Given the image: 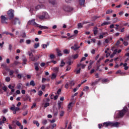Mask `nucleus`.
<instances>
[{"label": "nucleus", "instance_id": "nucleus-1", "mask_svg": "<svg viewBox=\"0 0 129 129\" xmlns=\"http://www.w3.org/2000/svg\"><path fill=\"white\" fill-rule=\"evenodd\" d=\"M36 18L39 19V20H48V19H50V17L49 16L48 13L44 12L41 15H37Z\"/></svg>", "mask_w": 129, "mask_h": 129}, {"label": "nucleus", "instance_id": "nucleus-2", "mask_svg": "<svg viewBox=\"0 0 129 129\" xmlns=\"http://www.w3.org/2000/svg\"><path fill=\"white\" fill-rule=\"evenodd\" d=\"M127 112V108H125L122 110L118 111V112H116V113H115L116 117L118 118L119 117H122V116H123L124 114L126 113Z\"/></svg>", "mask_w": 129, "mask_h": 129}, {"label": "nucleus", "instance_id": "nucleus-3", "mask_svg": "<svg viewBox=\"0 0 129 129\" xmlns=\"http://www.w3.org/2000/svg\"><path fill=\"white\" fill-rule=\"evenodd\" d=\"M8 15V18L9 20H12L14 17V10L11 9L7 13Z\"/></svg>", "mask_w": 129, "mask_h": 129}, {"label": "nucleus", "instance_id": "nucleus-4", "mask_svg": "<svg viewBox=\"0 0 129 129\" xmlns=\"http://www.w3.org/2000/svg\"><path fill=\"white\" fill-rule=\"evenodd\" d=\"M27 24L28 25H32V26H34V27H39V24H37V23L35 22V19L29 20Z\"/></svg>", "mask_w": 129, "mask_h": 129}, {"label": "nucleus", "instance_id": "nucleus-5", "mask_svg": "<svg viewBox=\"0 0 129 129\" xmlns=\"http://www.w3.org/2000/svg\"><path fill=\"white\" fill-rule=\"evenodd\" d=\"M1 23L2 24H8V22H7V20H9L8 18L6 17V16L4 15H2L1 16Z\"/></svg>", "mask_w": 129, "mask_h": 129}, {"label": "nucleus", "instance_id": "nucleus-6", "mask_svg": "<svg viewBox=\"0 0 129 129\" xmlns=\"http://www.w3.org/2000/svg\"><path fill=\"white\" fill-rule=\"evenodd\" d=\"M12 23L14 25H17L18 23L19 25H21V22L20 21V20L19 19V18H15L12 21Z\"/></svg>", "mask_w": 129, "mask_h": 129}, {"label": "nucleus", "instance_id": "nucleus-7", "mask_svg": "<svg viewBox=\"0 0 129 129\" xmlns=\"http://www.w3.org/2000/svg\"><path fill=\"white\" fill-rule=\"evenodd\" d=\"M63 9L65 12H72L73 10V8L67 6H64Z\"/></svg>", "mask_w": 129, "mask_h": 129}, {"label": "nucleus", "instance_id": "nucleus-8", "mask_svg": "<svg viewBox=\"0 0 129 129\" xmlns=\"http://www.w3.org/2000/svg\"><path fill=\"white\" fill-rule=\"evenodd\" d=\"M74 102H72L70 103L68 105V111H71L72 110V107H73V105H74Z\"/></svg>", "mask_w": 129, "mask_h": 129}, {"label": "nucleus", "instance_id": "nucleus-9", "mask_svg": "<svg viewBox=\"0 0 129 129\" xmlns=\"http://www.w3.org/2000/svg\"><path fill=\"white\" fill-rule=\"evenodd\" d=\"M79 48H80V46H78V43L75 44L73 46H72L71 47V48L74 50V51H77V50H78Z\"/></svg>", "mask_w": 129, "mask_h": 129}, {"label": "nucleus", "instance_id": "nucleus-10", "mask_svg": "<svg viewBox=\"0 0 129 129\" xmlns=\"http://www.w3.org/2000/svg\"><path fill=\"white\" fill-rule=\"evenodd\" d=\"M119 125V123L118 122H111V126H113V127H118Z\"/></svg>", "mask_w": 129, "mask_h": 129}, {"label": "nucleus", "instance_id": "nucleus-11", "mask_svg": "<svg viewBox=\"0 0 129 129\" xmlns=\"http://www.w3.org/2000/svg\"><path fill=\"white\" fill-rule=\"evenodd\" d=\"M103 126L105 127H107V126H111V122H105L103 123Z\"/></svg>", "mask_w": 129, "mask_h": 129}, {"label": "nucleus", "instance_id": "nucleus-12", "mask_svg": "<svg viewBox=\"0 0 129 129\" xmlns=\"http://www.w3.org/2000/svg\"><path fill=\"white\" fill-rule=\"evenodd\" d=\"M38 27L40 29H42L43 30H48V29H49V27L47 26H43L42 25H38Z\"/></svg>", "mask_w": 129, "mask_h": 129}, {"label": "nucleus", "instance_id": "nucleus-13", "mask_svg": "<svg viewBox=\"0 0 129 129\" xmlns=\"http://www.w3.org/2000/svg\"><path fill=\"white\" fill-rule=\"evenodd\" d=\"M93 32L94 35H95V36H96L97 35V33H98V30H97V27H95L94 28Z\"/></svg>", "mask_w": 129, "mask_h": 129}, {"label": "nucleus", "instance_id": "nucleus-14", "mask_svg": "<svg viewBox=\"0 0 129 129\" xmlns=\"http://www.w3.org/2000/svg\"><path fill=\"white\" fill-rule=\"evenodd\" d=\"M42 123L43 125H46L47 123H48V120L46 119H43L42 120Z\"/></svg>", "mask_w": 129, "mask_h": 129}, {"label": "nucleus", "instance_id": "nucleus-15", "mask_svg": "<svg viewBox=\"0 0 129 129\" xmlns=\"http://www.w3.org/2000/svg\"><path fill=\"white\" fill-rule=\"evenodd\" d=\"M22 87H23V84H22L21 83H19L17 85V89H22Z\"/></svg>", "mask_w": 129, "mask_h": 129}, {"label": "nucleus", "instance_id": "nucleus-16", "mask_svg": "<svg viewBox=\"0 0 129 129\" xmlns=\"http://www.w3.org/2000/svg\"><path fill=\"white\" fill-rule=\"evenodd\" d=\"M100 80V79H98V80H96L94 82H92L91 84L92 86H93L94 85L97 84V83H98V82H99Z\"/></svg>", "mask_w": 129, "mask_h": 129}, {"label": "nucleus", "instance_id": "nucleus-17", "mask_svg": "<svg viewBox=\"0 0 129 129\" xmlns=\"http://www.w3.org/2000/svg\"><path fill=\"white\" fill-rule=\"evenodd\" d=\"M75 84V83H74V81H71L69 82V85L70 86H71V87L72 88V86H74Z\"/></svg>", "mask_w": 129, "mask_h": 129}, {"label": "nucleus", "instance_id": "nucleus-18", "mask_svg": "<svg viewBox=\"0 0 129 129\" xmlns=\"http://www.w3.org/2000/svg\"><path fill=\"white\" fill-rule=\"evenodd\" d=\"M52 70L54 72L58 73V71H59V68L55 67L52 69Z\"/></svg>", "mask_w": 129, "mask_h": 129}, {"label": "nucleus", "instance_id": "nucleus-19", "mask_svg": "<svg viewBox=\"0 0 129 129\" xmlns=\"http://www.w3.org/2000/svg\"><path fill=\"white\" fill-rule=\"evenodd\" d=\"M56 52L57 53V56H58V57L62 56V53H61V50L57 49Z\"/></svg>", "mask_w": 129, "mask_h": 129}, {"label": "nucleus", "instance_id": "nucleus-20", "mask_svg": "<svg viewBox=\"0 0 129 129\" xmlns=\"http://www.w3.org/2000/svg\"><path fill=\"white\" fill-rule=\"evenodd\" d=\"M29 59L30 61H36V58H35V56H34V55L32 56H30Z\"/></svg>", "mask_w": 129, "mask_h": 129}, {"label": "nucleus", "instance_id": "nucleus-21", "mask_svg": "<svg viewBox=\"0 0 129 129\" xmlns=\"http://www.w3.org/2000/svg\"><path fill=\"white\" fill-rule=\"evenodd\" d=\"M49 4H51V5H55L56 4V1L55 0H49Z\"/></svg>", "mask_w": 129, "mask_h": 129}, {"label": "nucleus", "instance_id": "nucleus-22", "mask_svg": "<svg viewBox=\"0 0 129 129\" xmlns=\"http://www.w3.org/2000/svg\"><path fill=\"white\" fill-rule=\"evenodd\" d=\"M107 25H110V22H104L101 24V26L103 27V26H106Z\"/></svg>", "mask_w": 129, "mask_h": 129}, {"label": "nucleus", "instance_id": "nucleus-23", "mask_svg": "<svg viewBox=\"0 0 129 129\" xmlns=\"http://www.w3.org/2000/svg\"><path fill=\"white\" fill-rule=\"evenodd\" d=\"M79 3L81 6H84V3H85V0H79Z\"/></svg>", "mask_w": 129, "mask_h": 129}, {"label": "nucleus", "instance_id": "nucleus-24", "mask_svg": "<svg viewBox=\"0 0 129 129\" xmlns=\"http://www.w3.org/2000/svg\"><path fill=\"white\" fill-rule=\"evenodd\" d=\"M76 37V35L75 34L71 35L70 37L68 38L69 40H71V39H74Z\"/></svg>", "mask_w": 129, "mask_h": 129}, {"label": "nucleus", "instance_id": "nucleus-25", "mask_svg": "<svg viewBox=\"0 0 129 129\" xmlns=\"http://www.w3.org/2000/svg\"><path fill=\"white\" fill-rule=\"evenodd\" d=\"M30 85L31 86H35L36 85V84L35 83V82H34L33 80L31 81L30 83Z\"/></svg>", "mask_w": 129, "mask_h": 129}, {"label": "nucleus", "instance_id": "nucleus-26", "mask_svg": "<svg viewBox=\"0 0 129 129\" xmlns=\"http://www.w3.org/2000/svg\"><path fill=\"white\" fill-rule=\"evenodd\" d=\"M29 12L31 13H35V11H34V7L32 6L30 7Z\"/></svg>", "mask_w": 129, "mask_h": 129}, {"label": "nucleus", "instance_id": "nucleus-27", "mask_svg": "<svg viewBox=\"0 0 129 129\" xmlns=\"http://www.w3.org/2000/svg\"><path fill=\"white\" fill-rule=\"evenodd\" d=\"M40 46V44L39 43H35L34 44V48L37 49Z\"/></svg>", "mask_w": 129, "mask_h": 129}, {"label": "nucleus", "instance_id": "nucleus-28", "mask_svg": "<svg viewBox=\"0 0 129 129\" xmlns=\"http://www.w3.org/2000/svg\"><path fill=\"white\" fill-rule=\"evenodd\" d=\"M64 65H65V62H64V61H63V60H61L60 64L59 66L60 67H63Z\"/></svg>", "mask_w": 129, "mask_h": 129}, {"label": "nucleus", "instance_id": "nucleus-29", "mask_svg": "<svg viewBox=\"0 0 129 129\" xmlns=\"http://www.w3.org/2000/svg\"><path fill=\"white\" fill-rule=\"evenodd\" d=\"M63 53L64 54H69V53H70V50H69L68 49H64L63 50Z\"/></svg>", "mask_w": 129, "mask_h": 129}, {"label": "nucleus", "instance_id": "nucleus-30", "mask_svg": "<svg viewBox=\"0 0 129 129\" xmlns=\"http://www.w3.org/2000/svg\"><path fill=\"white\" fill-rule=\"evenodd\" d=\"M64 113H65V112L64 111H60L59 113L60 116H63L64 115Z\"/></svg>", "mask_w": 129, "mask_h": 129}, {"label": "nucleus", "instance_id": "nucleus-31", "mask_svg": "<svg viewBox=\"0 0 129 129\" xmlns=\"http://www.w3.org/2000/svg\"><path fill=\"white\" fill-rule=\"evenodd\" d=\"M57 75H56V74H52L51 75V79H55V78H56Z\"/></svg>", "mask_w": 129, "mask_h": 129}, {"label": "nucleus", "instance_id": "nucleus-32", "mask_svg": "<svg viewBox=\"0 0 129 129\" xmlns=\"http://www.w3.org/2000/svg\"><path fill=\"white\" fill-rule=\"evenodd\" d=\"M62 104V102L60 101H58L57 103V105L58 106L59 109L61 108V105Z\"/></svg>", "mask_w": 129, "mask_h": 129}, {"label": "nucleus", "instance_id": "nucleus-33", "mask_svg": "<svg viewBox=\"0 0 129 129\" xmlns=\"http://www.w3.org/2000/svg\"><path fill=\"white\" fill-rule=\"evenodd\" d=\"M42 9V6L41 5H38L35 7V10H40Z\"/></svg>", "mask_w": 129, "mask_h": 129}, {"label": "nucleus", "instance_id": "nucleus-34", "mask_svg": "<svg viewBox=\"0 0 129 129\" xmlns=\"http://www.w3.org/2000/svg\"><path fill=\"white\" fill-rule=\"evenodd\" d=\"M112 10H109L106 11V15H108L109 14H111L112 13Z\"/></svg>", "mask_w": 129, "mask_h": 129}, {"label": "nucleus", "instance_id": "nucleus-35", "mask_svg": "<svg viewBox=\"0 0 129 129\" xmlns=\"http://www.w3.org/2000/svg\"><path fill=\"white\" fill-rule=\"evenodd\" d=\"M16 125L18 126H21V125H22V124H21V122H20L19 121H16Z\"/></svg>", "mask_w": 129, "mask_h": 129}, {"label": "nucleus", "instance_id": "nucleus-36", "mask_svg": "<svg viewBox=\"0 0 129 129\" xmlns=\"http://www.w3.org/2000/svg\"><path fill=\"white\" fill-rule=\"evenodd\" d=\"M74 59H77L78 58V54H76L72 56Z\"/></svg>", "mask_w": 129, "mask_h": 129}, {"label": "nucleus", "instance_id": "nucleus-37", "mask_svg": "<svg viewBox=\"0 0 129 129\" xmlns=\"http://www.w3.org/2000/svg\"><path fill=\"white\" fill-rule=\"evenodd\" d=\"M35 57V61L37 60H39V59H40V55H36Z\"/></svg>", "mask_w": 129, "mask_h": 129}, {"label": "nucleus", "instance_id": "nucleus-38", "mask_svg": "<svg viewBox=\"0 0 129 129\" xmlns=\"http://www.w3.org/2000/svg\"><path fill=\"white\" fill-rule=\"evenodd\" d=\"M41 46H42L43 49H46V48H47V45L46 44H42Z\"/></svg>", "mask_w": 129, "mask_h": 129}, {"label": "nucleus", "instance_id": "nucleus-39", "mask_svg": "<svg viewBox=\"0 0 129 129\" xmlns=\"http://www.w3.org/2000/svg\"><path fill=\"white\" fill-rule=\"evenodd\" d=\"M38 94L39 95V96H42L43 95V92L42 91H38Z\"/></svg>", "mask_w": 129, "mask_h": 129}, {"label": "nucleus", "instance_id": "nucleus-40", "mask_svg": "<svg viewBox=\"0 0 129 129\" xmlns=\"http://www.w3.org/2000/svg\"><path fill=\"white\" fill-rule=\"evenodd\" d=\"M49 105H50V103H45V104H44V107H45V108H46V107H48V106H49Z\"/></svg>", "mask_w": 129, "mask_h": 129}, {"label": "nucleus", "instance_id": "nucleus-41", "mask_svg": "<svg viewBox=\"0 0 129 129\" xmlns=\"http://www.w3.org/2000/svg\"><path fill=\"white\" fill-rule=\"evenodd\" d=\"M50 128V126H47V127H46V128H45V126H42L40 129H49Z\"/></svg>", "mask_w": 129, "mask_h": 129}, {"label": "nucleus", "instance_id": "nucleus-42", "mask_svg": "<svg viewBox=\"0 0 129 129\" xmlns=\"http://www.w3.org/2000/svg\"><path fill=\"white\" fill-rule=\"evenodd\" d=\"M71 69V67L69 66H67L66 71H69Z\"/></svg>", "mask_w": 129, "mask_h": 129}, {"label": "nucleus", "instance_id": "nucleus-43", "mask_svg": "<svg viewBox=\"0 0 129 129\" xmlns=\"http://www.w3.org/2000/svg\"><path fill=\"white\" fill-rule=\"evenodd\" d=\"M6 81H7V82H10V81H11V78L10 77H7L6 78Z\"/></svg>", "mask_w": 129, "mask_h": 129}, {"label": "nucleus", "instance_id": "nucleus-44", "mask_svg": "<svg viewBox=\"0 0 129 129\" xmlns=\"http://www.w3.org/2000/svg\"><path fill=\"white\" fill-rule=\"evenodd\" d=\"M57 125L56 124V123H53L52 125V127H51V129H56L55 126H56Z\"/></svg>", "mask_w": 129, "mask_h": 129}, {"label": "nucleus", "instance_id": "nucleus-45", "mask_svg": "<svg viewBox=\"0 0 129 129\" xmlns=\"http://www.w3.org/2000/svg\"><path fill=\"white\" fill-rule=\"evenodd\" d=\"M8 111H9V110H8V109H4V110H3V113H7Z\"/></svg>", "mask_w": 129, "mask_h": 129}, {"label": "nucleus", "instance_id": "nucleus-46", "mask_svg": "<svg viewBox=\"0 0 129 129\" xmlns=\"http://www.w3.org/2000/svg\"><path fill=\"white\" fill-rule=\"evenodd\" d=\"M9 72H10V75H11V76L14 75V72L13 70H11L9 71Z\"/></svg>", "mask_w": 129, "mask_h": 129}, {"label": "nucleus", "instance_id": "nucleus-47", "mask_svg": "<svg viewBox=\"0 0 129 129\" xmlns=\"http://www.w3.org/2000/svg\"><path fill=\"white\" fill-rule=\"evenodd\" d=\"M64 87L67 89H68V88H69V84H68V83L66 84L65 85H64Z\"/></svg>", "mask_w": 129, "mask_h": 129}, {"label": "nucleus", "instance_id": "nucleus-48", "mask_svg": "<svg viewBox=\"0 0 129 129\" xmlns=\"http://www.w3.org/2000/svg\"><path fill=\"white\" fill-rule=\"evenodd\" d=\"M89 89V87L88 86H86L85 89H84V91H87Z\"/></svg>", "mask_w": 129, "mask_h": 129}, {"label": "nucleus", "instance_id": "nucleus-49", "mask_svg": "<svg viewBox=\"0 0 129 129\" xmlns=\"http://www.w3.org/2000/svg\"><path fill=\"white\" fill-rule=\"evenodd\" d=\"M78 28H82L83 27V25H82V24L81 23H79L78 24Z\"/></svg>", "mask_w": 129, "mask_h": 129}, {"label": "nucleus", "instance_id": "nucleus-50", "mask_svg": "<svg viewBox=\"0 0 129 129\" xmlns=\"http://www.w3.org/2000/svg\"><path fill=\"white\" fill-rule=\"evenodd\" d=\"M27 114H28V111H25L23 113V115H24V116L27 115Z\"/></svg>", "mask_w": 129, "mask_h": 129}, {"label": "nucleus", "instance_id": "nucleus-51", "mask_svg": "<svg viewBox=\"0 0 129 129\" xmlns=\"http://www.w3.org/2000/svg\"><path fill=\"white\" fill-rule=\"evenodd\" d=\"M28 55L29 56V57H32V56H33L34 55L33 54V53L28 51Z\"/></svg>", "mask_w": 129, "mask_h": 129}, {"label": "nucleus", "instance_id": "nucleus-52", "mask_svg": "<svg viewBox=\"0 0 129 129\" xmlns=\"http://www.w3.org/2000/svg\"><path fill=\"white\" fill-rule=\"evenodd\" d=\"M14 110H15V111H19V110H20V108L16 107L15 108Z\"/></svg>", "mask_w": 129, "mask_h": 129}, {"label": "nucleus", "instance_id": "nucleus-53", "mask_svg": "<svg viewBox=\"0 0 129 129\" xmlns=\"http://www.w3.org/2000/svg\"><path fill=\"white\" fill-rule=\"evenodd\" d=\"M86 60V58L85 57H83L80 60V62H82V61H85Z\"/></svg>", "mask_w": 129, "mask_h": 129}, {"label": "nucleus", "instance_id": "nucleus-54", "mask_svg": "<svg viewBox=\"0 0 129 129\" xmlns=\"http://www.w3.org/2000/svg\"><path fill=\"white\" fill-rule=\"evenodd\" d=\"M12 48H13V46H12V44H10L9 46V50H10V51H12Z\"/></svg>", "mask_w": 129, "mask_h": 129}, {"label": "nucleus", "instance_id": "nucleus-55", "mask_svg": "<svg viewBox=\"0 0 129 129\" xmlns=\"http://www.w3.org/2000/svg\"><path fill=\"white\" fill-rule=\"evenodd\" d=\"M8 126H9V129H13V125H12V124H9V125H8Z\"/></svg>", "mask_w": 129, "mask_h": 129}, {"label": "nucleus", "instance_id": "nucleus-56", "mask_svg": "<svg viewBox=\"0 0 129 129\" xmlns=\"http://www.w3.org/2000/svg\"><path fill=\"white\" fill-rule=\"evenodd\" d=\"M4 44H5V42L4 41L2 42V43H0L1 48H3Z\"/></svg>", "mask_w": 129, "mask_h": 129}, {"label": "nucleus", "instance_id": "nucleus-57", "mask_svg": "<svg viewBox=\"0 0 129 129\" xmlns=\"http://www.w3.org/2000/svg\"><path fill=\"white\" fill-rule=\"evenodd\" d=\"M123 44H124V46H127L128 45V42H127L126 41H124Z\"/></svg>", "mask_w": 129, "mask_h": 129}, {"label": "nucleus", "instance_id": "nucleus-58", "mask_svg": "<svg viewBox=\"0 0 129 129\" xmlns=\"http://www.w3.org/2000/svg\"><path fill=\"white\" fill-rule=\"evenodd\" d=\"M36 105V103H34L32 105V106H31V108H34V107H35Z\"/></svg>", "mask_w": 129, "mask_h": 129}, {"label": "nucleus", "instance_id": "nucleus-59", "mask_svg": "<svg viewBox=\"0 0 129 129\" xmlns=\"http://www.w3.org/2000/svg\"><path fill=\"white\" fill-rule=\"evenodd\" d=\"M26 43L27 44H31V40H30V39L27 40Z\"/></svg>", "mask_w": 129, "mask_h": 129}, {"label": "nucleus", "instance_id": "nucleus-60", "mask_svg": "<svg viewBox=\"0 0 129 129\" xmlns=\"http://www.w3.org/2000/svg\"><path fill=\"white\" fill-rule=\"evenodd\" d=\"M99 67H100V66H98V67H97V70H98L99 71H100V72H101V71H102V70L99 69Z\"/></svg>", "mask_w": 129, "mask_h": 129}, {"label": "nucleus", "instance_id": "nucleus-61", "mask_svg": "<svg viewBox=\"0 0 129 129\" xmlns=\"http://www.w3.org/2000/svg\"><path fill=\"white\" fill-rule=\"evenodd\" d=\"M58 95H55V96H54V100H56V99H58Z\"/></svg>", "mask_w": 129, "mask_h": 129}, {"label": "nucleus", "instance_id": "nucleus-62", "mask_svg": "<svg viewBox=\"0 0 129 129\" xmlns=\"http://www.w3.org/2000/svg\"><path fill=\"white\" fill-rule=\"evenodd\" d=\"M108 81V80L107 79H105L102 80V82H103V83L104 82H107Z\"/></svg>", "mask_w": 129, "mask_h": 129}, {"label": "nucleus", "instance_id": "nucleus-63", "mask_svg": "<svg viewBox=\"0 0 129 129\" xmlns=\"http://www.w3.org/2000/svg\"><path fill=\"white\" fill-rule=\"evenodd\" d=\"M57 94H60L61 93V89H59L58 91H57Z\"/></svg>", "mask_w": 129, "mask_h": 129}, {"label": "nucleus", "instance_id": "nucleus-64", "mask_svg": "<svg viewBox=\"0 0 129 129\" xmlns=\"http://www.w3.org/2000/svg\"><path fill=\"white\" fill-rule=\"evenodd\" d=\"M46 79L45 78H43L42 79V83H44V82H45Z\"/></svg>", "mask_w": 129, "mask_h": 129}]
</instances>
